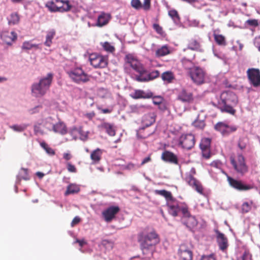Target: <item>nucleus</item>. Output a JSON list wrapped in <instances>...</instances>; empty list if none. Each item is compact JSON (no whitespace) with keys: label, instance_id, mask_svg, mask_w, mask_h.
I'll list each match as a JSON object with an SVG mask.
<instances>
[{"label":"nucleus","instance_id":"f257e3e1","mask_svg":"<svg viewBox=\"0 0 260 260\" xmlns=\"http://www.w3.org/2000/svg\"><path fill=\"white\" fill-rule=\"evenodd\" d=\"M138 240L145 258L149 260L155 251L156 244L159 242L158 235L155 232H142L138 235Z\"/></svg>","mask_w":260,"mask_h":260},{"label":"nucleus","instance_id":"f03ea898","mask_svg":"<svg viewBox=\"0 0 260 260\" xmlns=\"http://www.w3.org/2000/svg\"><path fill=\"white\" fill-rule=\"evenodd\" d=\"M238 98L236 94L231 91H223L220 95V100L217 104L213 103L214 107L219 109L222 113H227L234 115L236 110L233 107L238 103Z\"/></svg>","mask_w":260,"mask_h":260},{"label":"nucleus","instance_id":"7ed1b4c3","mask_svg":"<svg viewBox=\"0 0 260 260\" xmlns=\"http://www.w3.org/2000/svg\"><path fill=\"white\" fill-rule=\"evenodd\" d=\"M53 79V74L48 73L45 76L38 78V81L32 83L30 90L33 97L40 98L49 90Z\"/></svg>","mask_w":260,"mask_h":260},{"label":"nucleus","instance_id":"20e7f679","mask_svg":"<svg viewBox=\"0 0 260 260\" xmlns=\"http://www.w3.org/2000/svg\"><path fill=\"white\" fill-rule=\"evenodd\" d=\"M175 210L176 215L173 216L176 217L181 214V221L187 228L192 231L196 227L198 221L194 216L191 215L185 204L181 203Z\"/></svg>","mask_w":260,"mask_h":260},{"label":"nucleus","instance_id":"39448f33","mask_svg":"<svg viewBox=\"0 0 260 260\" xmlns=\"http://www.w3.org/2000/svg\"><path fill=\"white\" fill-rule=\"evenodd\" d=\"M66 71L72 81L77 84H83L90 80V76L80 66H74Z\"/></svg>","mask_w":260,"mask_h":260},{"label":"nucleus","instance_id":"423d86ee","mask_svg":"<svg viewBox=\"0 0 260 260\" xmlns=\"http://www.w3.org/2000/svg\"><path fill=\"white\" fill-rule=\"evenodd\" d=\"M155 193L156 194L161 196L165 198L167 201V205L168 207V212L171 215H176L177 208L181 204L176 201L172 196L170 191H167L165 189L162 190H155Z\"/></svg>","mask_w":260,"mask_h":260},{"label":"nucleus","instance_id":"0eeeda50","mask_svg":"<svg viewBox=\"0 0 260 260\" xmlns=\"http://www.w3.org/2000/svg\"><path fill=\"white\" fill-rule=\"evenodd\" d=\"M196 171L194 168H192L189 172L185 174V180L193 189L200 194H203L204 189L200 181L194 177Z\"/></svg>","mask_w":260,"mask_h":260},{"label":"nucleus","instance_id":"6e6552de","mask_svg":"<svg viewBox=\"0 0 260 260\" xmlns=\"http://www.w3.org/2000/svg\"><path fill=\"white\" fill-rule=\"evenodd\" d=\"M90 64L94 68H104L108 64V57L96 53L89 55Z\"/></svg>","mask_w":260,"mask_h":260},{"label":"nucleus","instance_id":"1a4fd4ad","mask_svg":"<svg viewBox=\"0 0 260 260\" xmlns=\"http://www.w3.org/2000/svg\"><path fill=\"white\" fill-rule=\"evenodd\" d=\"M56 2H60L62 3L63 5L61 6H58L53 2H48L47 4H46V6L48 8L50 11L53 12H68L70 11L72 8V6L69 4V1L68 0H56Z\"/></svg>","mask_w":260,"mask_h":260},{"label":"nucleus","instance_id":"9d476101","mask_svg":"<svg viewBox=\"0 0 260 260\" xmlns=\"http://www.w3.org/2000/svg\"><path fill=\"white\" fill-rule=\"evenodd\" d=\"M230 161L234 169L238 173L243 175L248 171V168L245 162V159L243 155H239L238 156L237 161L233 157H231Z\"/></svg>","mask_w":260,"mask_h":260},{"label":"nucleus","instance_id":"9b49d317","mask_svg":"<svg viewBox=\"0 0 260 260\" xmlns=\"http://www.w3.org/2000/svg\"><path fill=\"white\" fill-rule=\"evenodd\" d=\"M222 172L227 176L228 181L230 185L234 188L240 191H245L253 188L252 185L245 184L242 181L235 179L229 176L223 171H222Z\"/></svg>","mask_w":260,"mask_h":260},{"label":"nucleus","instance_id":"f8f14e48","mask_svg":"<svg viewBox=\"0 0 260 260\" xmlns=\"http://www.w3.org/2000/svg\"><path fill=\"white\" fill-rule=\"evenodd\" d=\"M189 74L193 82L196 84H201L204 83L205 73L202 68L197 67L189 71Z\"/></svg>","mask_w":260,"mask_h":260},{"label":"nucleus","instance_id":"ddd939ff","mask_svg":"<svg viewBox=\"0 0 260 260\" xmlns=\"http://www.w3.org/2000/svg\"><path fill=\"white\" fill-rule=\"evenodd\" d=\"M249 83L254 87L260 86V71L258 69H249L247 71Z\"/></svg>","mask_w":260,"mask_h":260},{"label":"nucleus","instance_id":"4468645a","mask_svg":"<svg viewBox=\"0 0 260 260\" xmlns=\"http://www.w3.org/2000/svg\"><path fill=\"white\" fill-rule=\"evenodd\" d=\"M179 143L182 148L189 150L194 145V137L191 134L182 135L179 138Z\"/></svg>","mask_w":260,"mask_h":260},{"label":"nucleus","instance_id":"2eb2a0df","mask_svg":"<svg viewBox=\"0 0 260 260\" xmlns=\"http://www.w3.org/2000/svg\"><path fill=\"white\" fill-rule=\"evenodd\" d=\"M125 62L134 70L140 73V75H142L145 72V70L140 62L131 54L126 55Z\"/></svg>","mask_w":260,"mask_h":260},{"label":"nucleus","instance_id":"dca6fc26","mask_svg":"<svg viewBox=\"0 0 260 260\" xmlns=\"http://www.w3.org/2000/svg\"><path fill=\"white\" fill-rule=\"evenodd\" d=\"M216 130L219 131L223 135H229L237 131L238 126L235 125H228L224 122H218L215 126Z\"/></svg>","mask_w":260,"mask_h":260},{"label":"nucleus","instance_id":"f3484780","mask_svg":"<svg viewBox=\"0 0 260 260\" xmlns=\"http://www.w3.org/2000/svg\"><path fill=\"white\" fill-rule=\"evenodd\" d=\"M216 240L219 248L220 250L224 252L229 246L228 240L225 235L219 231H216Z\"/></svg>","mask_w":260,"mask_h":260},{"label":"nucleus","instance_id":"a211bd4d","mask_svg":"<svg viewBox=\"0 0 260 260\" xmlns=\"http://www.w3.org/2000/svg\"><path fill=\"white\" fill-rule=\"evenodd\" d=\"M131 6L137 10L142 8L145 11H148L151 7V0H144L142 4L140 0H132Z\"/></svg>","mask_w":260,"mask_h":260},{"label":"nucleus","instance_id":"6ab92c4d","mask_svg":"<svg viewBox=\"0 0 260 260\" xmlns=\"http://www.w3.org/2000/svg\"><path fill=\"white\" fill-rule=\"evenodd\" d=\"M119 208L118 206H111L104 210L102 215L107 222H110L119 212Z\"/></svg>","mask_w":260,"mask_h":260},{"label":"nucleus","instance_id":"aec40b11","mask_svg":"<svg viewBox=\"0 0 260 260\" xmlns=\"http://www.w3.org/2000/svg\"><path fill=\"white\" fill-rule=\"evenodd\" d=\"M177 99L183 103H189L193 100V94L190 91L182 89L178 92Z\"/></svg>","mask_w":260,"mask_h":260},{"label":"nucleus","instance_id":"412c9836","mask_svg":"<svg viewBox=\"0 0 260 260\" xmlns=\"http://www.w3.org/2000/svg\"><path fill=\"white\" fill-rule=\"evenodd\" d=\"M156 115L154 112H149L145 114L142 119V129L149 127L155 121Z\"/></svg>","mask_w":260,"mask_h":260},{"label":"nucleus","instance_id":"4be33fe9","mask_svg":"<svg viewBox=\"0 0 260 260\" xmlns=\"http://www.w3.org/2000/svg\"><path fill=\"white\" fill-rule=\"evenodd\" d=\"M159 71L157 70H154L145 76L143 75L137 76L136 79L139 82H147L156 78L159 76Z\"/></svg>","mask_w":260,"mask_h":260},{"label":"nucleus","instance_id":"5701e85b","mask_svg":"<svg viewBox=\"0 0 260 260\" xmlns=\"http://www.w3.org/2000/svg\"><path fill=\"white\" fill-rule=\"evenodd\" d=\"M161 158L165 161L178 164V158L176 155L170 151H164L161 154Z\"/></svg>","mask_w":260,"mask_h":260},{"label":"nucleus","instance_id":"b1692460","mask_svg":"<svg viewBox=\"0 0 260 260\" xmlns=\"http://www.w3.org/2000/svg\"><path fill=\"white\" fill-rule=\"evenodd\" d=\"M17 37V35L14 31L11 32H4L1 35L2 39L8 44L11 45L13 41H15Z\"/></svg>","mask_w":260,"mask_h":260},{"label":"nucleus","instance_id":"393cba45","mask_svg":"<svg viewBox=\"0 0 260 260\" xmlns=\"http://www.w3.org/2000/svg\"><path fill=\"white\" fill-rule=\"evenodd\" d=\"M110 18V14L103 12L98 16L96 25L99 27L103 26L108 23Z\"/></svg>","mask_w":260,"mask_h":260},{"label":"nucleus","instance_id":"a878e982","mask_svg":"<svg viewBox=\"0 0 260 260\" xmlns=\"http://www.w3.org/2000/svg\"><path fill=\"white\" fill-rule=\"evenodd\" d=\"M98 127L105 129L106 133L110 136L115 135V129L113 124L108 122H103L98 126Z\"/></svg>","mask_w":260,"mask_h":260},{"label":"nucleus","instance_id":"bb28decb","mask_svg":"<svg viewBox=\"0 0 260 260\" xmlns=\"http://www.w3.org/2000/svg\"><path fill=\"white\" fill-rule=\"evenodd\" d=\"M194 57L195 54H193L192 57L189 58H187L185 57L182 58L181 62L184 69L190 71L196 67L194 66V63L192 61V60L194 58Z\"/></svg>","mask_w":260,"mask_h":260},{"label":"nucleus","instance_id":"cd10ccee","mask_svg":"<svg viewBox=\"0 0 260 260\" xmlns=\"http://www.w3.org/2000/svg\"><path fill=\"white\" fill-rule=\"evenodd\" d=\"M80 191V187L75 183H70L67 187V190L64 192V196L77 193Z\"/></svg>","mask_w":260,"mask_h":260},{"label":"nucleus","instance_id":"c85d7f7f","mask_svg":"<svg viewBox=\"0 0 260 260\" xmlns=\"http://www.w3.org/2000/svg\"><path fill=\"white\" fill-rule=\"evenodd\" d=\"M53 130L55 133H58L62 135L67 133V129L63 122H58L56 124H53Z\"/></svg>","mask_w":260,"mask_h":260},{"label":"nucleus","instance_id":"c756f323","mask_svg":"<svg viewBox=\"0 0 260 260\" xmlns=\"http://www.w3.org/2000/svg\"><path fill=\"white\" fill-rule=\"evenodd\" d=\"M29 179L27 169L22 168L16 176V184H20L21 179L27 180Z\"/></svg>","mask_w":260,"mask_h":260},{"label":"nucleus","instance_id":"7c9ffc66","mask_svg":"<svg viewBox=\"0 0 260 260\" xmlns=\"http://www.w3.org/2000/svg\"><path fill=\"white\" fill-rule=\"evenodd\" d=\"M152 98V102L153 104L155 105H158V108L161 110H165L166 109V107L165 105L162 104V102L164 100V99L162 96L160 95L154 96L153 95Z\"/></svg>","mask_w":260,"mask_h":260},{"label":"nucleus","instance_id":"2f4dec72","mask_svg":"<svg viewBox=\"0 0 260 260\" xmlns=\"http://www.w3.org/2000/svg\"><path fill=\"white\" fill-rule=\"evenodd\" d=\"M55 35V31L54 29H51L47 32L46 36V41L44 42V45L47 47L51 46L52 43V39Z\"/></svg>","mask_w":260,"mask_h":260},{"label":"nucleus","instance_id":"473e14b6","mask_svg":"<svg viewBox=\"0 0 260 260\" xmlns=\"http://www.w3.org/2000/svg\"><path fill=\"white\" fill-rule=\"evenodd\" d=\"M170 53V50L167 45L162 46L158 48L155 51V55L157 57L164 56Z\"/></svg>","mask_w":260,"mask_h":260},{"label":"nucleus","instance_id":"72a5a7b5","mask_svg":"<svg viewBox=\"0 0 260 260\" xmlns=\"http://www.w3.org/2000/svg\"><path fill=\"white\" fill-rule=\"evenodd\" d=\"M28 125V124L21 123L20 124L11 125L9 126V127L14 132L20 133L25 130Z\"/></svg>","mask_w":260,"mask_h":260},{"label":"nucleus","instance_id":"f704fd0d","mask_svg":"<svg viewBox=\"0 0 260 260\" xmlns=\"http://www.w3.org/2000/svg\"><path fill=\"white\" fill-rule=\"evenodd\" d=\"M168 15L175 24H178L180 23V16L176 10L172 9L170 10L168 12Z\"/></svg>","mask_w":260,"mask_h":260},{"label":"nucleus","instance_id":"c9c22d12","mask_svg":"<svg viewBox=\"0 0 260 260\" xmlns=\"http://www.w3.org/2000/svg\"><path fill=\"white\" fill-rule=\"evenodd\" d=\"M162 80L167 83H171L174 79L173 73L171 71L163 73L161 76Z\"/></svg>","mask_w":260,"mask_h":260},{"label":"nucleus","instance_id":"e433bc0d","mask_svg":"<svg viewBox=\"0 0 260 260\" xmlns=\"http://www.w3.org/2000/svg\"><path fill=\"white\" fill-rule=\"evenodd\" d=\"M211 139L208 138H204L201 140L200 146L202 151H206L210 147Z\"/></svg>","mask_w":260,"mask_h":260},{"label":"nucleus","instance_id":"4c0bfd02","mask_svg":"<svg viewBox=\"0 0 260 260\" xmlns=\"http://www.w3.org/2000/svg\"><path fill=\"white\" fill-rule=\"evenodd\" d=\"M188 48L191 50H201L200 43L196 40H191L188 43Z\"/></svg>","mask_w":260,"mask_h":260},{"label":"nucleus","instance_id":"58836bf2","mask_svg":"<svg viewBox=\"0 0 260 260\" xmlns=\"http://www.w3.org/2000/svg\"><path fill=\"white\" fill-rule=\"evenodd\" d=\"M254 205L253 201H250L249 202H245L242 205V213H247L251 209L252 206Z\"/></svg>","mask_w":260,"mask_h":260},{"label":"nucleus","instance_id":"ea45409f","mask_svg":"<svg viewBox=\"0 0 260 260\" xmlns=\"http://www.w3.org/2000/svg\"><path fill=\"white\" fill-rule=\"evenodd\" d=\"M214 40L216 43L220 46H225L226 45V42L225 38L221 35H217L216 34H213Z\"/></svg>","mask_w":260,"mask_h":260},{"label":"nucleus","instance_id":"a19ab883","mask_svg":"<svg viewBox=\"0 0 260 260\" xmlns=\"http://www.w3.org/2000/svg\"><path fill=\"white\" fill-rule=\"evenodd\" d=\"M180 256L179 260H192V252L191 250L178 253Z\"/></svg>","mask_w":260,"mask_h":260},{"label":"nucleus","instance_id":"79ce46f5","mask_svg":"<svg viewBox=\"0 0 260 260\" xmlns=\"http://www.w3.org/2000/svg\"><path fill=\"white\" fill-rule=\"evenodd\" d=\"M40 146L45 150L46 152L49 155L53 156L55 155V152L54 149L50 147L45 142H41Z\"/></svg>","mask_w":260,"mask_h":260},{"label":"nucleus","instance_id":"37998d69","mask_svg":"<svg viewBox=\"0 0 260 260\" xmlns=\"http://www.w3.org/2000/svg\"><path fill=\"white\" fill-rule=\"evenodd\" d=\"M101 155V153L100 152V149L98 148L91 153L90 157L91 159L95 162L100 160Z\"/></svg>","mask_w":260,"mask_h":260},{"label":"nucleus","instance_id":"c03bdc74","mask_svg":"<svg viewBox=\"0 0 260 260\" xmlns=\"http://www.w3.org/2000/svg\"><path fill=\"white\" fill-rule=\"evenodd\" d=\"M192 124L196 128L203 129L205 126V122L204 120H200L198 116L197 119L192 122Z\"/></svg>","mask_w":260,"mask_h":260},{"label":"nucleus","instance_id":"a18cd8bd","mask_svg":"<svg viewBox=\"0 0 260 260\" xmlns=\"http://www.w3.org/2000/svg\"><path fill=\"white\" fill-rule=\"evenodd\" d=\"M38 45L32 44L29 41H25L23 43L21 48L23 50H29L32 48H38Z\"/></svg>","mask_w":260,"mask_h":260},{"label":"nucleus","instance_id":"49530a36","mask_svg":"<svg viewBox=\"0 0 260 260\" xmlns=\"http://www.w3.org/2000/svg\"><path fill=\"white\" fill-rule=\"evenodd\" d=\"M8 21L9 24H17L19 21V15L17 13H12Z\"/></svg>","mask_w":260,"mask_h":260},{"label":"nucleus","instance_id":"de8ad7c7","mask_svg":"<svg viewBox=\"0 0 260 260\" xmlns=\"http://www.w3.org/2000/svg\"><path fill=\"white\" fill-rule=\"evenodd\" d=\"M101 244L108 249H112L113 247L114 242L112 240L104 239L102 241Z\"/></svg>","mask_w":260,"mask_h":260},{"label":"nucleus","instance_id":"09e8293b","mask_svg":"<svg viewBox=\"0 0 260 260\" xmlns=\"http://www.w3.org/2000/svg\"><path fill=\"white\" fill-rule=\"evenodd\" d=\"M190 246L191 245L189 243H183L181 244L178 249V253L191 250L190 248Z\"/></svg>","mask_w":260,"mask_h":260},{"label":"nucleus","instance_id":"8fccbe9b","mask_svg":"<svg viewBox=\"0 0 260 260\" xmlns=\"http://www.w3.org/2000/svg\"><path fill=\"white\" fill-rule=\"evenodd\" d=\"M101 44L104 49L106 51L112 52L115 50L114 47L108 42L102 43Z\"/></svg>","mask_w":260,"mask_h":260},{"label":"nucleus","instance_id":"3c124183","mask_svg":"<svg viewBox=\"0 0 260 260\" xmlns=\"http://www.w3.org/2000/svg\"><path fill=\"white\" fill-rule=\"evenodd\" d=\"M247 145V139L244 137L240 138L238 141V147L241 150L244 149Z\"/></svg>","mask_w":260,"mask_h":260},{"label":"nucleus","instance_id":"603ef678","mask_svg":"<svg viewBox=\"0 0 260 260\" xmlns=\"http://www.w3.org/2000/svg\"><path fill=\"white\" fill-rule=\"evenodd\" d=\"M42 106L41 105H37L32 108L29 109L27 110L28 113L29 114L32 115L36 113H38L40 112V111L42 109Z\"/></svg>","mask_w":260,"mask_h":260},{"label":"nucleus","instance_id":"864d4df0","mask_svg":"<svg viewBox=\"0 0 260 260\" xmlns=\"http://www.w3.org/2000/svg\"><path fill=\"white\" fill-rule=\"evenodd\" d=\"M142 99H149L153 97V92L150 90L144 91L142 90Z\"/></svg>","mask_w":260,"mask_h":260},{"label":"nucleus","instance_id":"5fc2aeb1","mask_svg":"<svg viewBox=\"0 0 260 260\" xmlns=\"http://www.w3.org/2000/svg\"><path fill=\"white\" fill-rule=\"evenodd\" d=\"M88 132H84L82 130L79 131L80 139L82 141H85L88 139Z\"/></svg>","mask_w":260,"mask_h":260},{"label":"nucleus","instance_id":"6e6d98bb","mask_svg":"<svg viewBox=\"0 0 260 260\" xmlns=\"http://www.w3.org/2000/svg\"><path fill=\"white\" fill-rule=\"evenodd\" d=\"M153 28L156 31V32L160 35H162L164 31L162 27H161L158 24L154 23L153 24Z\"/></svg>","mask_w":260,"mask_h":260},{"label":"nucleus","instance_id":"4d7b16f0","mask_svg":"<svg viewBox=\"0 0 260 260\" xmlns=\"http://www.w3.org/2000/svg\"><path fill=\"white\" fill-rule=\"evenodd\" d=\"M142 90H136L134 92L131 93V96L134 99H142Z\"/></svg>","mask_w":260,"mask_h":260},{"label":"nucleus","instance_id":"13d9d810","mask_svg":"<svg viewBox=\"0 0 260 260\" xmlns=\"http://www.w3.org/2000/svg\"><path fill=\"white\" fill-rule=\"evenodd\" d=\"M246 23L250 26L256 27L258 26V21L256 19H249L246 21Z\"/></svg>","mask_w":260,"mask_h":260},{"label":"nucleus","instance_id":"bf43d9fd","mask_svg":"<svg viewBox=\"0 0 260 260\" xmlns=\"http://www.w3.org/2000/svg\"><path fill=\"white\" fill-rule=\"evenodd\" d=\"M67 169L69 172L71 173H76L77 170L74 165H72L70 162L67 164Z\"/></svg>","mask_w":260,"mask_h":260},{"label":"nucleus","instance_id":"052dcab7","mask_svg":"<svg viewBox=\"0 0 260 260\" xmlns=\"http://www.w3.org/2000/svg\"><path fill=\"white\" fill-rule=\"evenodd\" d=\"M254 45L257 48L259 51H260V36H258L255 38L254 40Z\"/></svg>","mask_w":260,"mask_h":260},{"label":"nucleus","instance_id":"680f3d73","mask_svg":"<svg viewBox=\"0 0 260 260\" xmlns=\"http://www.w3.org/2000/svg\"><path fill=\"white\" fill-rule=\"evenodd\" d=\"M201 260H215V258L214 255L211 254L208 255H202Z\"/></svg>","mask_w":260,"mask_h":260},{"label":"nucleus","instance_id":"e2e57ef3","mask_svg":"<svg viewBox=\"0 0 260 260\" xmlns=\"http://www.w3.org/2000/svg\"><path fill=\"white\" fill-rule=\"evenodd\" d=\"M211 166L216 168L217 169H220L222 166V163L219 160H215L213 161L211 164Z\"/></svg>","mask_w":260,"mask_h":260},{"label":"nucleus","instance_id":"0e129e2a","mask_svg":"<svg viewBox=\"0 0 260 260\" xmlns=\"http://www.w3.org/2000/svg\"><path fill=\"white\" fill-rule=\"evenodd\" d=\"M80 220L81 219L79 216H77L75 217L71 222V226L73 227L75 225L78 224L80 222Z\"/></svg>","mask_w":260,"mask_h":260},{"label":"nucleus","instance_id":"69168bd1","mask_svg":"<svg viewBox=\"0 0 260 260\" xmlns=\"http://www.w3.org/2000/svg\"><path fill=\"white\" fill-rule=\"evenodd\" d=\"M95 116V113L94 112H91L89 113H87L84 114V116L86 118H87L88 119L91 120Z\"/></svg>","mask_w":260,"mask_h":260},{"label":"nucleus","instance_id":"338daca9","mask_svg":"<svg viewBox=\"0 0 260 260\" xmlns=\"http://www.w3.org/2000/svg\"><path fill=\"white\" fill-rule=\"evenodd\" d=\"M74 243H79L80 246H81V247H82L84 244H85L86 243L85 241H84V240H79V239H76V240L74 242Z\"/></svg>","mask_w":260,"mask_h":260},{"label":"nucleus","instance_id":"774afa93","mask_svg":"<svg viewBox=\"0 0 260 260\" xmlns=\"http://www.w3.org/2000/svg\"><path fill=\"white\" fill-rule=\"evenodd\" d=\"M63 158L67 160H69L71 158V155L68 153H64L63 154Z\"/></svg>","mask_w":260,"mask_h":260}]
</instances>
